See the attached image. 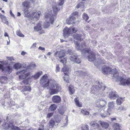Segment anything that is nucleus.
<instances>
[{
  "instance_id": "obj_1",
  "label": "nucleus",
  "mask_w": 130,
  "mask_h": 130,
  "mask_svg": "<svg viewBox=\"0 0 130 130\" xmlns=\"http://www.w3.org/2000/svg\"><path fill=\"white\" fill-rule=\"evenodd\" d=\"M74 39L76 40H74L75 44V45L76 49L78 50H83L82 51V53H88L89 55L88 56V60L90 61H93L95 66H97L98 64L100 63H105L104 61L103 60L101 59V60H100L98 62V63H96L95 62V54L92 51H90L89 49L87 50L85 48L86 46L85 43H84L82 44V45H79L78 41L82 40L81 37V35L77 34H75L73 36Z\"/></svg>"
},
{
  "instance_id": "obj_2",
  "label": "nucleus",
  "mask_w": 130,
  "mask_h": 130,
  "mask_svg": "<svg viewBox=\"0 0 130 130\" xmlns=\"http://www.w3.org/2000/svg\"><path fill=\"white\" fill-rule=\"evenodd\" d=\"M40 83L43 88L47 87L50 94L52 95L57 94L60 89L59 85L54 79H48L47 75L45 74L41 78Z\"/></svg>"
},
{
  "instance_id": "obj_3",
  "label": "nucleus",
  "mask_w": 130,
  "mask_h": 130,
  "mask_svg": "<svg viewBox=\"0 0 130 130\" xmlns=\"http://www.w3.org/2000/svg\"><path fill=\"white\" fill-rule=\"evenodd\" d=\"M59 4L57 5L55 2L53 3V9L54 13V15L52 16L48 13H46L45 14V20L46 22H45L43 24V28H46L49 27L50 25V23L48 21H50L51 23L52 24L54 22L55 18H56L55 15L57 14V12L60 9L59 6L62 5L64 2V0H58Z\"/></svg>"
},
{
  "instance_id": "obj_4",
  "label": "nucleus",
  "mask_w": 130,
  "mask_h": 130,
  "mask_svg": "<svg viewBox=\"0 0 130 130\" xmlns=\"http://www.w3.org/2000/svg\"><path fill=\"white\" fill-rule=\"evenodd\" d=\"M35 0H26L22 4V5L24 8V12L26 16H29L30 15V17L33 19L34 21H36L39 19V17L41 15V12L40 11L36 13V10H34L32 11L31 13L29 14L30 12L28 9L30 7V3H34Z\"/></svg>"
},
{
  "instance_id": "obj_5",
  "label": "nucleus",
  "mask_w": 130,
  "mask_h": 130,
  "mask_svg": "<svg viewBox=\"0 0 130 130\" xmlns=\"http://www.w3.org/2000/svg\"><path fill=\"white\" fill-rule=\"evenodd\" d=\"M115 69L111 70V69L108 67L104 66L102 68V72L104 74H106L109 72L113 75V78H116L117 81L119 82L118 80L120 78H122L119 76L117 72L115 70Z\"/></svg>"
},
{
  "instance_id": "obj_6",
  "label": "nucleus",
  "mask_w": 130,
  "mask_h": 130,
  "mask_svg": "<svg viewBox=\"0 0 130 130\" xmlns=\"http://www.w3.org/2000/svg\"><path fill=\"white\" fill-rule=\"evenodd\" d=\"M65 55L64 51L61 50L60 51L57 52L54 55L56 57H58L60 59V61L64 65L67 62V58H64Z\"/></svg>"
},
{
  "instance_id": "obj_7",
  "label": "nucleus",
  "mask_w": 130,
  "mask_h": 130,
  "mask_svg": "<svg viewBox=\"0 0 130 130\" xmlns=\"http://www.w3.org/2000/svg\"><path fill=\"white\" fill-rule=\"evenodd\" d=\"M95 89L96 91L99 93V94L102 96L106 95L107 93L105 92L106 89H105L104 85L102 83L100 84L99 83L95 86Z\"/></svg>"
},
{
  "instance_id": "obj_8",
  "label": "nucleus",
  "mask_w": 130,
  "mask_h": 130,
  "mask_svg": "<svg viewBox=\"0 0 130 130\" xmlns=\"http://www.w3.org/2000/svg\"><path fill=\"white\" fill-rule=\"evenodd\" d=\"M78 14V13L77 12H75L72 14L70 18L67 20V23L68 24L75 23L76 22L74 21L76 20V17Z\"/></svg>"
},
{
  "instance_id": "obj_9",
  "label": "nucleus",
  "mask_w": 130,
  "mask_h": 130,
  "mask_svg": "<svg viewBox=\"0 0 130 130\" xmlns=\"http://www.w3.org/2000/svg\"><path fill=\"white\" fill-rule=\"evenodd\" d=\"M19 73H20V74L19 76L20 79H25L29 75V72L28 69H26L17 73V74Z\"/></svg>"
},
{
  "instance_id": "obj_10",
  "label": "nucleus",
  "mask_w": 130,
  "mask_h": 130,
  "mask_svg": "<svg viewBox=\"0 0 130 130\" xmlns=\"http://www.w3.org/2000/svg\"><path fill=\"white\" fill-rule=\"evenodd\" d=\"M106 109L105 108H102L101 109H99V112H100V115L102 118H105L109 115L111 113L110 111L108 110V109L106 110Z\"/></svg>"
},
{
  "instance_id": "obj_11",
  "label": "nucleus",
  "mask_w": 130,
  "mask_h": 130,
  "mask_svg": "<svg viewBox=\"0 0 130 130\" xmlns=\"http://www.w3.org/2000/svg\"><path fill=\"white\" fill-rule=\"evenodd\" d=\"M15 121V120H13V121L11 120L10 122L7 123L4 122L2 125L3 128L5 129H9L11 130L12 128V127L13 125V123H14Z\"/></svg>"
},
{
  "instance_id": "obj_12",
  "label": "nucleus",
  "mask_w": 130,
  "mask_h": 130,
  "mask_svg": "<svg viewBox=\"0 0 130 130\" xmlns=\"http://www.w3.org/2000/svg\"><path fill=\"white\" fill-rule=\"evenodd\" d=\"M120 82V84L121 85H127L130 86V78L127 79H124L123 78H120L118 79Z\"/></svg>"
},
{
  "instance_id": "obj_13",
  "label": "nucleus",
  "mask_w": 130,
  "mask_h": 130,
  "mask_svg": "<svg viewBox=\"0 0 130 130\" xmlns=\"http://www.w3.org/2000/svg\"><path fill=\"white\" fill-rule=\"evenodd\" d=\"M106 104V101L100 99L97 104V106L99 108V109H101L102 108H104V107L105 106Z\"/></svg>"
},
{
  "instance_id": "obj_14",
  "label": "nucleus",
  "mask_w": 130,
  "mask_h": 130,
  "mask_svg": "<svg viewBox=\"0 0 130 130\" xmlns=\"http://www.w3.org/2000/svg\"><path fill=\"white\" fill-rule=\"evenodd\" d=\"M71 34V31L70 27L65 28L63 30V36L64 37H68Z\"/></svg>"
},
{
  "instance_id": "obj_15",
  "label": "nucleus",
  "mask_w": 130,
  "mask_h": 130,
  "mask_svg": "<svg viewBox=\"0 0 130 130\" xmlns=\"http://www.w3.org/2000/svg\"><path fill=\"white\" fill-rule=\"evenodd\" d=\"M118 95L117 94V92L115 91H111L109 92V98L112 100L115 99L116 98L118 97Z\"/></svg>"
},
{
  "instance_id": "obj_16",
  "label": "nucleus",
  "mask_w": 130,
  "mask_h": 130,
  "mask_svg": "<svg viewBox=\"0 0 130 130\" xmlns=\"http://www.w3.org/2000/svg\"><path fill=\"white\" fill-rule=\"evenodd\" d=\"M70 60L73 62L79 63L81 61L76 56L72 55L70 57Z\"/></svg>"
},
{
  "instance_id": "obj_17",
  "label": "nucleus",
  "mask_w": 130,
  "mask_h": 130,
  "mask_svg": "<svg viewBox=\"0 0 130 130\" xmlns=\"http://www.w3.org/2000/svg\"><path fill=\"white\" fill-rule=\"evenodd\" d=\"M61 100L60 97L58 95L54 96L52 98V100L54 103H59L61 102Z\"/></svg>"
},
{
  "instance_id": "obj_18",
  "label": "nucleus",
  "mask_w": 130,
  "mask_h": 130,
  "mask_svg": "<svg viewBox=\"0 0 130 130\" xmlns=\"http://www.w3.org/2000/svg\"><path fill=\"white\" fill-rule=\"evenodd\" d=\"M115 103L114 102L112 101L108 102V108L107 109L108 110L111 112V111L113 109L114 107Z\"/></svg>"
},
{
  "instance_id": "obj_19",
  "label": "nucleus",
  "mask_w": 130,
  "mask_h": 130,
  "mask_svg": "<svg viewBox=\"0 0 130 130\" xmlns=\"http://www.w3.org/2000/svg\"><path fill=\"white\" fill-rule=\"evenodd\" d=\"M0 69H2V71H4L5 72H8L9 74L12 72V68L10 66H8L4 68L3 66V68Z\"/></svg>"
},
{
  "instance_id": "obj_20",
  "label": "nucleus",
  "mask_w": 130,
  "mask_h": 130,
  "mask_svg": "<svg viewBox=\"0 0 130 130\" xmlns=\"http://www.w3.org/2000/svg\"><path fill=\"white\" fill-rule=\"evenodd\" d=\"M102 127L104 128H107L109 126V124L106 122L100 121L99 122Z\"/></svg>"
},
{
  "instance_id": "obj_21",
  "label": "nucleus",
  "mask_w": 130,
  "mask_h": 130,
  "mask_svg": "<svg viewBox=\"0 0 130 130\" xmlns=\"http://www.w3.org/2000/svg\"><path fill=\"white\" fill-rule=\"evenodd\" d=\"M124 98L118 97L116 99V103L117 105H120L124 101Z\"/></svg>"
},
{
  "instance_id": "obj_22",
  "label": "nucleus",
  "mask_w": 130,
  "mask_h": 130,
  "mask_svg": "<svg viewBox=\"0 0 130 130\" xmlns=\"http://www.w3.org/2000/svg\"><path fill=\"white\" fill-rule=\"evenodd\" d=\"M42 71H39L36 73L35 75L32 76L34 79H36L38 78L42 74Z\"/></svg>"
},
{
  "instance_id": "obj_23",
  "label": "nucleus",
  "mask_w": 130,
  "mask_h": 130,
  "mask_svg": "<svg viewBox=\"0 0 130 130\" xmlns=\"http://www.w3.org/2000/svg\"><path fill=\"white\" fill-rule=\"evenodd\" d=\"M42 28L41 26V24L40 23H38L37 25L36 26L34 27V30L36 31H38L40 30Z\"/></svg>"
},
{
  "instance_id": "obj_24",
  "label": "nucleus",
  "mask_w": 130,
  "mask_h": 130,
  "mask_svg": "<svg viewBox=\"0 0 130 130\" xmlns=\"http://www.w3.org/2000/svg\"><path fill=\"white\" fill-rule=\"evenodd\" d=\"M55 124V122L54 120L52 119L50 120L48 123V127L49 128L53 127Z\"/></svg>"
},
{
  "instance_id": "obj_25",
  "label": "nucleus",
  "mask_w": 130,
  "mask_h": 130,
  "mask_svg": "<svg viewBox=\"0 0 130 130\" xmlns=\"http://www.w3.org/2000/svg\"><path fill=\"white\" fill-rule=\"evenodd\" d=\"M90 126L92 127H94L95 128H96L98 127L99 125L97 123L95 122L92 121L90 123Z\"/></svg>"
},
{
  "instance_id": "obj_26",
  "label": "nucleus",
  "mask_w": 130,
  "mask_h": 130,
  "mask_svg": "<svg viewBox=\"0 0 130 130\" xmlns=\"http://www.w3.org/2000/svg\"><path fill=\"white\" fill-rule=\"evenodd\" d=\"M8 78L6 77L2 76L1 77L0 82L2 83H5L6 82Z\"/></svg>"
},
{
  "instance_id": "obj_27",
  "label": "nucleus",
  "mask_w": 130,
  "mask_h": 130,
  "mask_svg": "<svg viewBox=\"0 0 130 130\" xmlns=\"http://www.w3.org/2000/svg\"><path fill=\"white\" fill-rule=\"evenodd\" d=\"M74 100L75 102V104L76 106L79 107H82V104L81 103H80L79 102L77 98H75L74 99Z\"/></svg>"
},
{
  "instance_id": "obj_28",
  "label": "nucleus",
  "mask_w": 130,
  "mask_h": 130,
  "mask_svg": "<svg viewBox=\"0 0 130 130\" xmlns=\"http://www.w3.org/2000/svg\"><path fill=\"white\" fill-rule=\"evenodd\" d=\"M69 90L70 92V94H73L74 92V87L72 85H70L69 87Z\"/></svg>"
},
{
  "instance_id": "obj_29",
  "label": "nucleus",
  "mask_w": 130,
  "mask_h": 130,
  "mask_svg": "<svg viewBox=\"0 0 130 130\" xmlns=\"http://www.w3.org/2000/svg\"><path fill=\"white\" fill-rule=\"evenodd\" d=\"M57 108L56 105L54 104H52L50 107L49 109L51 111H53L56 109Z\"/></svg>"
},
{
  "instance_id": "obj_30",
  "label": "nucleus",
  "mask_w": 130,
  "mask_h": 130,
  "mask_svg": "<svg viewBox=\"0 0 130 130\" xmlns=\"http://www.w3.org/2000/svg\"><path fill=\"white\" fill-rule=\"evenodd\" d=\"M69 70V68L68 66H64L61 70V71L64 72H66L67 73V72H68Z\"/></svg>"
},
{
  "instance_id": "obj_31",
  "label": "nucleus",
  "mask_w": 130,
  "mask_h": 130,
  "mask_svg": "<svg viewBox=\"0 0 130 130\" xmlns=\"http://www.w3.org/2000/svg\"><path fill=\"white\" fill-rule=\"evenodd\" d=\"M64 75L63 77L64 80L67 82H69V77L68 74L65 73H64Z\"/></svg>"
},
{
  "instance_id": "obj_32",
  "label": "nucleus",
  "mask_w": 130,
  "mask_h": 130,
  "mask_svg": "<svg viewBox=\"0 0 130 130\" xmlns=\"http://www.w3.org/2000/svg\"><path fill=\"white\" fill-rule=\"evenodd\" d=\"M36 65L34 63H32L30 65L29 67H28L29 69H33L36 68Z\"/></svg>"
},
{
  "instance_id": "obj_33",
  "label": "nucleus",
  "mask_w": 130,
  "mask_h": 130,
  "mask_svg": "<svg viewBox=\"0 0 130 130\" xmlns=\"http://www.w3.org/2000/svg\"><path fill=\"white\" fill-rule=\"evenodd\" d=\"M120 128V126L119 124L118 123H115L113 124V128L115 129H119Z\"/></svg>"
},
{
  "instance_id": "obj_34",
  "label": "nucleus",
  "mask_w": 130,
  "mask_h": 130,
  "mask_svg": "<svg viewBox=\"0 0 130 130\" xmlns=\"http://www.w3.org/2000/svg\"><path fill=\"white\" fill-rule=\"evenodd\" d=\"M84 7V3L83 2H80L77 6L76 7L77 8H79V7L83 8Z\"/></svg>"
},
{
  "instance_id": "obj_35",
  "label": "nucleus",
  "mask_w": 130,
  "mask_h": 130,
  "mask_svg": "<svg viewBox=\"0 0 130 130\" xmlns=\"http://www.w3.org/2000/svg\"><path fill=\"white\" fill-rule=\"evenodd\" d=\"M16 34L18 36L22 37H24V35L22 34L20 30H18L16 31Z\"/></svg>"
},
{
  "instance_id": "obj_36",
  "label": "nucleus",
  "mask_w": 130,
  "mask_h": 130,
  "mask_svg": "<svg viewBox=\"0 0 130 130\" xmlns=\"http://www.w3.org/2000/svg\"><path fill=\"white\" fill-rule=\"evenodd\" d=\"M21 67V64L19 63H16L14 65V67L15 69L20 68Z\"/></svg>"
},
{
  "instance_id": "obj_37",
  "label": "nucleus",
  "mask_w": 130,
  "mask_h": 130,
  "mask_svg": "<svg viewBox=\"0 0 130 130\" xmlns=\"http://www.w3.org/2000/svg\"><path fill=\"white\" fill-rule=\"evenodd\" d=\"M83 18L85 20L87 21L88 20L89 17L87 14L84 13L83 14Z\"/></svg>"
},
{
  "instance_id": "obj_38",
  "label": "nucleus",
  "mask_w": 130,
  "mask_h": 130,
  "mask_svg": "<svg viewBox=\"0 0 130 130\" xmlns=\"http://www.w3.org/2000/svg\"><path fill=\"white\" fill-rule=\"evenodd\" d=\"M31 90L30 87L26 86L23 89V92L25 91H30Z\"/></svg>"
},
{
  "instance_id": "obj_39",
  "label": "nucleus",
  "mask_w": 130,
  "mask_h": 130,
  "mask_svg": "<svg viewBox=\"0 0 130 130\" xmlns=\"http://www.w3.org/2000/svg\"><path fill=\"white\" fill-rule=\"evenodd\" d=\"M81 112L84 115H88L89 114V112L86 109L82 110Z\"/></svg>"
},
{
  "instance_id": "obj_40",
  "label": "nucleus",
  "mask_w": 130,
  "mask_h": 130,
  "mask_svg": "<svg viewBox=\"0 0 130 130\" xmlns=\"http://www.w3.org/2000/svg\"><path fill=\"white\" fill-rule=\"evenodd\" d=\"M11 130H23V129H21L15 126L13 124Z\"/></svg>"
},
{
  "instance_id": "obj_41",
  "label": "nucleus",
  "mask_w": 130,
  "mask_h": 130,
  "mask_svg": "<svg viewBox=\"0 0 130 130\" xmlns=\"http://www.w3.org/2000/svg\"><path fill=\"white\" fill-rule=\"evenodd\" d=\"M53 114V112H50L49 113H48L47 115V116L46 117V118H50L52 116Z\"/></svg>"
},
{
  "instance_id": "obj_42",
  "label": "nucleus",
  "mask_w": 130,
  "mask_h": 130,
  "mask_svg": "<svg viewBox=\"0 0 130 130\" xmlns=\"http://www.w3.org/2000/svg\"><path fill=\"white\" fill-rule=\"evenodd\" d=\"M71 31V34L73 32L75 33L77 31V30L76 28H74L70 27Z\"/></svg>"
},
{
  "instance_id": "obj_43",
  "label": "nucleus",
  "mask_w": 130,
  "mask_h": 130,
  "mask_svg": "<svg viewBox=\"0 0 130 130\" xmlns=\"http://www.w3.org/2000/svg\"><path fill=\"white\" fill-rule=\"evenodd\" d=\"M124 109V107L121 105L117 109L118 111H120L123 110Z\"/></svg>"
},
{
  "instance_id": "obj_44",
  "label": "nucleus",
  "mask_w": 130,
  "mask_h": 130,
  "mask_svg": "<svg viewBox=\"0 0 130 130\" xmlns=\"http://www.w3.org/2000/svg\"><path fill=\"white\" fill-rule=\"evenodd\" d=\"M60 67L57 64L56 66V72H57L59 71L60 70Z\"/></svg>"
},
{
  "instance_id": "obj_45",
  "label": "nucleus",
  "mask_w": 130,
  "mask_h": 130,
  "mask_svg": "<svg viewBox=\"0 0 130 130\" xmlns=\"http://www.w3.org/2000/svg\"><path fill=\"white\" fill-rule=\"evenodd\" d=\"M66 123L64 124V125L62 126V127H65L67 126V125H68V117L67 116H66Z\"/></svg>"
},
{
  "instance_id": "obj_46",
  "label": "nucleus",
  "mask_w": 130,
  "mask_h": 130,
  "mask_svg": "<svg viewBox=\"0 0 130 130\" xmlns=\"http://www.w3.org/2000/svg\"><path fill=\"white\" fill-rule=\"evenodd\" d=\"M8 59L9 61H13L14 60V59L13 57H6Z\"/></svg>"
},
{
  "instance_id": "obj_47",
  "label": "nucleus",
  "mask_w": 130,
  "mask_h": 130,
  "mask_svg": "<svg viewBox=\"0 0 130 130\" xmlns=\"http://www.w3.org/2000/svg\"><path fill=\"white\" fill-rule=\"evenodd\" d=\"M44 125H41L38 129V130H44Z\"/></svg>"
},
{
  "instance_id": "obj_48",
  "label": "nucleus",
  "mask_w": 130,
  "mask_h": 130,
  "mask_svg": "<svg viewBox=\"0 0 130 130\" xmlns=\"http://www.w3.org/2000/svg\"><path fill=\"white\" fill-rule=\"evenodd\" d=\"M36 43H34L31 46V48H35L36 47Z\"/></svg>"
},
{
  "instance_id": "obj_49",
  "label": "nucleus",
  "mask_w": 130,
  "mask_h": 130,
  "mask_svg": "<svg viewBox=\"0 0 130 130\" xmlns=\"http://www.w3.org/2000/svg\"><path fill=\"white\" fill-rule=\"evenodd\" d=\"M38 49L42 51H44L45 50V48L44 47H42L41 46L39 47L38 48Z\"/></svg>"
},
{
  "instance_id": "obj_50",
  "label": "nucleus",
  "mask_w": 130,
  "mask_h": 130,
  "mask_svg": "<svg viewBox=\"0 0 130 130\" xmlns=\"http://www.w3.org/2000/svg\"><path fill=\"white\" fill-rule=\"evenodd\" d=\"M59 113L62 115H63L64 113V112L63 111L61 110H59Z\"/></svg>"
},
{
  "instance_id": "obj_51",
  "label": "nucleus",
  "mask_w": 130,
  "mask_h": 130,
  "mask_svg": "<svg viewBox=\"0 0 130 130\" xmlns=\"http://www.w3.org/2000/svg\"><path fill=\"white\" fill-rule=\"evenodd\" d=\"M10 13L12 16L14 17V14H13V13L12 12V11L11 10H10Z\"/></svg>"
},
{
  "instance_id": "obj_52",
  "label": "nucleus",
  "mask_w": 130,
  "mask_h": 130,
  "mask_svg": "<svg viewBox=\"0 0 130 130\" xmlns=\"http://www.w3.org/2000/svg\"><path fill=\"white\" fill-rule=\"evenodd\" d=\"M45 33V32L43 30H41L39 32V34H44Z\"/></svg>"
},
{
  "instance_id": "obj_53",
  "label": "nucleus",
  "mask_w": 130,
  "mask_h": 130,
  "mask_svg": "<svg viewBox=\"0 0 130 130\" xmlns=\"http://www.w3.org/2000/svg\"><path fill=\"white\" fill-rule=\"evenodd\" d=\"M4 36H5V37L7 36V37H8V39H9V36H8V34L6 32H5V33Z\"/></svg>"
},
{
  "instance_id": "obj_54",
  "label": "nucleus",
  "mask_w": 130,
  "mask_h": 130,
  "mask_svg": "<svg viewBox=\"0 0 130 130\" xmlns=\"http://www.w3.org/2000/svg\"><path fill=\"white\" fill-rule=\"evenodd\" d=\"M25 54V52L24 51H22L21 53V54L23 55H24Z\"/></svg>"
},
{
  "instance_id": "obj_55",
  "label": "nucleus",
  "mask_w": 130,
  "mask_h": 130,
  "mask_svg": "<svg viewBox=\"0 0 130 130\" xmlns=\"http://www.w3.org/2000/svg\"><path fill=\"white\" fill-rule=\"evenodd\" d=\"M1 19L4 18V19H6V18L4 17V15H2L1 16Z\"/></svg>"
},
{
  "instance_id": "obj_56",
  "label": "nucleus",
  "mask_w": 130,
  "mask_h": 130,
  "mask_svg": "<svg viewBox=\"0 0 130 130\" xmlns=\"http://www.w3.org/2000/svg\"><path fill=\"white\" fill-rule=\"evenodd\" d=\"M23 81V83L24 84H28V83H27V80H24Z\"/></svg>"
},
{
  "instance_id": "obj_57",
  "label": "nucleus",
  "mask_w": 130,
  "mask_h": 130,
  "mask_svg": "<svg viewBox=\"0 0 130 130\" xmlns=\"http://www.w3.org/2000/svg\"><path fill=\"white\" fill-rule=\"evenodd\" d=\"M21 15V14L19 12H18L17 14V16H20Z\"/></svg>"
},
{
  "instance_id": "obj_58",
  "label": "nucleus",
  "mask_w": 130,
  "mask_h": 130,
  "mask_svg": "<svg viewBox=\"0 0 130 130\" xmlns=\"http://www.w3.org/2000/svg\"><path fill=\"white\" fill-rule=\"evenodd\" d=\"M28 130H36L35 129H33L32 128H30L28 129Z\"/></svg>"
},
{
  "instance_id": "obj_59",
  "label": "nucleus",
  "mask_w": 130,
  "mask_h": 130,
  "mask_svg": "<svg viewBox=\"0 0 130 130\" xmlns=\"http://www.w3.org/2000/svg\"><path fill=\"white\" fill-rule=\"evenodd\" d=\"M2 21H3V22L4 23H5V24H8V22L7 21H6L5 22H4L3 21V19H2Z\"/></svg>"
},
{
  "instance_id": "obj_60",
  "label": "nucleus",
  "mask_w": 130,
  "mask_h": 130,
  "mask_svg": "<svg viewBox=\"0 0 130 130\" xmlns=\"http://www.w3.org/2000/svg\"><path fill=\"white\" fill-rule=\"evenodd\" d=\"M3 68V65L0 64V69H2Z\"/></svg>"
},
{
  "instance_id": "obj_61",
  "label": "nucleus",
  "mask_w": 130,
  "mask_h": 130,
  "mask_svg": "<svg viewBox=\"0 0 130 130\" xmlns=\"http://www.w3.org/2000/svg\"><path fill=\"white\" fill-rule=\"evenodd\" d=\"M51 54H52V53L51 52H49L47 54V55H51Z\"/></svg>"
},
{
  "instance_id": "obj_62",
  "label": "nucleus",
  "mask_w": 130,
  "mask_h": 130,
  "mask_svg": "<svg viewBox=\"0 0 130 130\" xmlns=\"http://www.w3.org/2000/svg\"><path fill=\"white\" fill-rule=\"evenodd\" d=\"M116 119L115 118H111V120L112 121H113L116 120Z\"/></svg>"
},
{
  "instance_id": "obj_63",
  "label": "nucleus",
  "mask_w": 130,
  "mask_h": 130,
  "mask_svg": "<svg viewBox=\"0 0 130 130\" xmlns=\"http://www.w3.org/2000/svg\"><path fill=\"white\" fill-rule=\"evenodd\" d=\"M10 41L9 40V41L8 42V41H7V45H9V44H10Z\"/></svg>"
},
{
  "instance_id": "obj_64",
  "label": "nucleus",
  "mask_w": 130,
  "mask_h": 130,
  "mask_svg": "<svg viewBox=\"0 0 130 130\" xmlns=\"http://www.w3.org/2000/svg\"><path fill=\"white\" fill-rule=\"evenodd\" d=\"M3 1L6 2H7V0H3Z\"/></svg>"
}]
</instances>
